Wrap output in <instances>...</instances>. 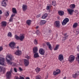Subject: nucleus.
<instances>
[{"label":"nucleus","mask_w":79,"mask_h":79,"mask_svg":"<svg viewBox=\"0 0 79 79\" xmlns=\"http://www.w3.org/2000/svg\"><path fill=\"white\" fill-rule=\"evenodd\" d=\"M79 76V73H77L73 75V78H76Z\"/></svg>","instance_id":"nucleus-21"},{"label":"nucleus","mask_w":79,"mask_h":79,"mask_svg":"<svg viewBox=\"0 0 79 79\" xmlns=\"http://www.w3.org/2000/svg\"><path fill=\"white\" fill-rule=\"evenodd\" d=\"M52 5H53L54 6H55L56 5V2L55 1L53 2H52Z\"/></svg>","instance_id":"nucleus-37"},{"label":"nucleus","mask_w":79,"mask_h":79,"mask_svg":"<svg viewBox=\"0 0 79 79\" xmlns=\"http://www.w3.org/2000/svg\"><path fill=\"white\" fill-rule=\"evenodd\" d=\"M79 30L77 29L76 31V35H78V34H79Z\"/></svg>","instance_id":"nucleus-38"},{"label":"nucleus","mask_w":79,"mask_h":79,"mask_svg":"<svg viewBox=\"0 0 79 79\" xmlns=\"http://www.w3.org/2000/svg\"><path fill=\"white\" fill-rule=\"evenodd\" d=\"M21 52L19 50L17 51L16 52H15V55H18V56H19L21 55Z\"/></svg>","instance_id":"nucleus-23"},{"label":"nucleus","mask_w":79,"mask_h":79,"mask_svg":"<svg viewBox=\"0 0 79 79\" xmlns=\"http://www.w3.org/2000/svg\"><path fill=\"white\" fill-rule=\"evenodd\" d=\"M17 48H19V47H17Z\"/></svg>","instance_id":"nucleus-57"},{"label":"nucleus","mask_w":79,"mask_h":79,"mask_svg":"<svg viewBox=\"0 0 79 79\" xmlns=\"http://www.w3.org/2000/svg\"><path fill=\"white\" fill-rule=\"evenodd\" d=\"M24 64L25 66H28L29 62V60H27L26 59L24 60Z\"/></svg>","instance_id":"nucleus-13"},{"label":"nucleus","mask_w":79,"mask_h":79,"mask_svg":"<svg viewBox=\"0 0 79 79\" xmlns=\"http://www.w3.org/2000/svg\"><path fill=\"white\" fill-rule=\"evenodd\" d=\"M50 4H48L46 8L47 10H49V9H50Z\"/></svg>","instance_id":"nucleus-35"},{"label":"nucleus","mask_w":79,"mask_h":79,"mask_svg":"<svg viewBox=\"0 0 79 79\" xmlns=\"http://www.w3.org/2000/svg\"><path fill=\"white\" fill-rule=\"evenodd\" d=\"M77 50H78V52H79V45L77 47Z\"/></svg>","instance_id":"nucleus-48"},{"label":"nucleus","mask_w":79,"mask_h":79,"mask_svg":"<svg viewBox=\"0 0 79 79\" xmlns=\"http://www.w3.org/2000/svg\"><path fill=\"white\" fill-rule=\"evenodd\" d=\"M9 46L12 49H14L15 47V44L14 42H11L9 44Z\"/></svg>","instance_id":"nucleus-8"},{"label":"nucleus","mask_w":79,"mask_h":79,"mask_svg":"<svg viewBox=\"0 0 79 79\" xmlns=\"http://www.w3.org/2000/svg\"><path fill=\"white\" fill-rule=\"evenodd\" d=\"M46 44L48 47L49 48L50 50H52V45L50 44V42H47L46 43Z\"/></svg>","instance_id":"nucleus-19"},{"label":"nucleus","mask_w":79,"mask_h":79,"mask_svg":"<svg viewBox=\"0 0 79 79\" xmlns=\"http://www.w3.org/2000/svg\"><path fill=\"white\" fill-rule=\"evenodd\" d=\"M47 14H45L44 15H42V19H45V18H46L47 17Z\"/></svg>","instance_id":"nucleus-27"},{"label":"nucleus","mask_w":79,"mask_h":79,"mask_svg":"<svg viewBox=\"0 0 79 79\" xmlns=\"http://www.w3.org/2000/svg\"><path fill=\"white\" fill-rule=\"evenodd\" d=\"M26 79H30V78L27 77L26 78Z\"/></svg>","instance_id":"nucleus-52"},{"label":"nucleus","mask_w":79,"mask_h":79,"mask_svg":"<svg viewBox=\"0 0 79 79\" xmlns=\"http://www.w3.org/2000/svg\"><path fill=\"white\" fill-rule=\"evenodd\" d=\"M2 10H0V15H2Z\"/></svg>","instance_id":"nucleus-51"},{"label":"nucleus","mask_w":79,"mask_h":79,"mask_svg":"<svg viewBox=\"0 0 79 79\" xmlns=\"http://www.w3.org/2000/svg\"><path fill=\"white\" fill-rule=\"evenodd\" d=\"M25 57L26 58H27V59H30V56H27Z\"/></svg>","instance_id":"nucleus-42"},{"label":"nucleus","mask_w":79,"mask_h":79,"mask_svg":"<svg viewBox=\"0 0 79 79\" xmlns=\"http://www.w3.org/2000/svg\"><path fill=\"white\" fill-rule=\"evenodd\" d=\"M8 37H12V34L11 32H9L8 33Z\"/></svg>","instance_id":"nucleus-36"},{"label":"nucleus","mask_w":79,"mask_h":79,"mask_svg":"<svg viewBox=\"0 0 79 79\" xmlns=\"http://www.w3.org/2000/svg\"><path fill=\"white\" fill-rule=\"evenodd\" d=\"M39 55L37 52L35 53L34 54V58H39Z\"/></svg>","instance_id":"nucleus-22"},{"label":"nucleus","mask_w":79,"mask_h":79,"mask_svg":"<svg viewBox=\"0 0 79 79\" xmlns=\"http://www.w3.org/2000/svg\"><path fill=\"white\" fill-rule=\"evenodd\" d=\"M71 9L69 8L67 9V11L68 14L70 15H72L73 14V12H74V9L76 7V5L74 4H71L69 6Z\"/></svg>","instance_id":"nucleus-1"},{"label":"nucleus","mask_w":79,"mask_h":79,"mask_svg":"<svg viewBox=\"0 0 79 79\" xmlns=\"http://www.w3.org/2000/svg\"><path fill=\"white\" fill-rule=\"evenodd\" d=\"M32 23V21L30 20H28L27 21V23L28 25V26H30V24H31Z\"/></svg>","instance_id":"nucleus-24"},{"label":"nucleus","mask_w":79,"mask_h":79,"mask_svg":"<svg viewBox=\"0 0 79 79\" xmlns=\"http://www.w3.org/2000/svg\"><path fill=\"white\" fill-rule=\"evenodd\" d=\"M39 53L42 55H44L45 54V50L42 48H40L39 50Z\"/></svg>","instance_id":"nucleus-11"},{"label":"nucleus","mask_w":79,"mask_h":79,"mask_svg":"<svg viewBox=\"0 0 79 79\" xmlns=\"http://www.w3.org/2000/svg\"><path fill=\"white\" fill-rule=\"evenodd\" d=\"M19 69L20 71H22L23 70V69H22V68H21V67L19 68Z\"/></svg>","instance_id":"nucleus-46"},{"label":"nucleus","mask_w":79,"mask_h":79,"mask_svg":"<svg viewBox=\"0 0 79 79\" xmlns=\"http://www.w3.org/2000/svg\"><path fill=\"white\" fill-rule=\"evenodd\" d=\"M15 15H12L10 17L12 18H13V16H15Z\"/></svg>","instance_id":"nucleus-50"},{"label":"nucleus","mask_w":79,"mask_h":79,"mask_svg":"<svg viewBox=\"0 0 79 79\" xmlns=\"http://www.w3.org/2000/svg\"><path fill=\"white\" fill-rule=\"evenodd\" d=\"M54 26L57 27H60V22L59 21H56L54 23Z\"/></svg>","instance_id":"nucleus-9"},{"label":"nucleus","mask_w":79,"mask_h":79,"mask_svg":"<svg viewBox=\"0 0 79 79\" xmlns=\"http://www.w3.org/2000/svg\"><path fill=\"white\" fill-rule=\"evenodd\" d=\"M36 33H37V34L38 35H39L40 34V32H39V31L38 30H37V31H36Z\"/></svg>","instance_id":"nucleus-41"},{"label":"nucleus","mask_w":79,"mask_h":79,"mask_svg":"<svg viewBox=\"0 0 79 79\" xmlns=\"http://www.w3.org/2000/svg\"><path fill=\"white\" fill-rule=\"evenodd\" d=\"M6 76L7 79H10L11 77V71L7 72L6 74Z\"/></svg>","instance_id":"nucleus-6"},{"label":"nucleus","mask_w":79,"mask_h":79,"mask_svg":"<svg viewBox=\"0 0 79 79\" xmlns=\"http://www.w3.org/2000/svg\"><path fill=\"white\" fill-rule=\"evenodd\" d=\"M41 15V14H39L38 15L36 16L37 18H39V17H40V16Z\"/></svg>","instance_id":"nucleus-44"},{"label":"nucleus","mask_w":79,"mask_h":79,"mask_svg":"<svg viewBox=\"0 0 79 79\" xmlns=\"http://www.w3.org/2000/svg\"><path fill=\"white\" fill-rule=\"evenodd\" d=\"M35 70L36 71V73H39V72L40 71V69L38 67H37L35 69Z\"/></svg>","instance_id":"nucleus-25"},{"label":"nucleus","mask_w":79,"mask_h":79,"mask_svg":"<svg viewBox=\"0 0 79 79\" xmlns=\"http://www.w3.org/2000/svg\"><path fill=\"white\" fill-rule=\"evenodd\" d=\"M22 8L23 10L24 11H26V10H27V6L26 5H23L22 6Z\"/></svg>","instance_id":"nucleus-20"},{"label":"nucleus","mask_w":79,"mask_h":79,"mask_svg":"<svg viewBox=\"0 0 79 79\" xmlns=\"http://www.w3.org/2000/svg\"><path fill=\"white\" fill-rule=\"evenodd\" d=\"M5 16H9V13L8 12H7L5 14Z\"/></svg>","instance_id":"nucleus-39"},{"label":"nucleus","mask_w":79,"mask_h":79,"mask_svg":"<svg viewBox=\"0 0 79 79\" xmlns=\"http://www.w3.org/2000/svg\"><path fill=\"white\" fill-rule=\"evenodd\" d=\"M13 18L12 17H10V19L9 21L10 22H13Z\"/></svg>","instance_id":"nucleus-40"},{"label":"nucleus","mask_w":79,"mask_h":79,"mask_svg":"<svg viewBox=\"0 0 79 79\" xmlns=\"http://www.w3.org/2000/svg\"><path fill=\"white\" fill-rule=\"evenodd\" d=\"M78 25V24L77 23H75L73 25V28H76L77 27V25Z\"/></svg>","instance_id":"nucleus-26"},{"label":"nucleus","mask_w":79,"mask_h":79,"mask_svg":"<svg viewBox=\"0 0 79 79\" xmlns=\"http://www.w3.org/2000/svg\"><path fill=\"white\" fill-rule=\"evenodd\" d=\"M59 47H60V45L57 44V45L55 48H54V50L56 51L59 48Z\"/></svg>","instance_id":"nucleus-30"},{"label":"nucleus","mask_w":79,"mask_h":79,"mask_svg":"<svg viewBox=\"0 0 79 79\" xmlns=\"http://www.w3.org/2000/svg\"><path fill=\"white\" fill-rule=\"evenodd\" d=\"M51 32H52V31H51V30H49V32L50 33Z\"/></svg>","instance_id":"nucleus-54"},{"label":"nucleus","mask_w":79,"mask_h":79,"mask_svg":"<svg viewBox=\"0 0 79 79\" xmlns=\"http://www.w3.org/2000/svg\"><path fill=\"white\" fill-rule=\"evenodd\" d=\"M3 50V48L0 47V52Z\"/></svg>","instance_id":"nucleus-47"},{"label":"nucleus","mask_w":79,"mask_h":79,"mask_svg":"<svg viewBox=\"0 0 79 79\" xmlns=\"http://www.w3.org/2000/svg\"><path fill=\"white\" fill-rule=\"evenodd\" d=\"M34 42L35 45H37L38 44V41L36 39L34 40Z\"/></svg>","instance_id":"nucleus-31"},{"label":"nucleus","mask_w":79,"mask_h":79,"mask_svg":"<svg viewBox=\"0 0 79 79\" xmlns=\"http://www.w3.org/2000/svg\"><path fill=\"white\" fill-rule=\"evenodd\" d=\"M64 79H66V77H64Z\"/></svg>","instance_id":"nucleus-55"},{"label":"nucleus","mask_w":79,"mask_h":79,"mask_svg":"<svg viewBox=\"0 0 79 79\" xmlns=\"http://www.w3.org/2000/svg\"><path fill=\"white\" fill-rule=\"evenodd\" d=\"M46 23V22L45 20H42L40 22V25H44Z\"/></svg>","instance_id":"nucleus-28"},{"label":"nucleus","mask_w":79,"mask_h":79,"mask_svg":"<svg viewBox=\"0 0 79 79\" xmlns=\"http://www.w3.org/2000/svg\"><path fill=\"white\" fill-rule=\"evenodd\" d=\"M58 13L60 15V16H63L64 15V11L62 10H59L58 11Z\"/></svg>","instance_id":"nucleus-14"},{"label":"nucleus","mask_w":79,"mask_h":79,"mask_svg":"<svg viewBox=\"0 0 79 79\" xmlns=\"http://www.w3.org/2000/svg\"><path fill=\"white\" fill-rule=\"evenodd\" d=\"M12 12L13 13H17V11H16V8H13L12 9Z\"/></svg>","instance_id":"nucleus-29"},{"label":"nucleus","mask_w":79,"mask_h":79,"mask_svg":"<svg viewBox=\"0 0 79 79\" xmlns=\"http://www.w3.org/2000/svg\"><path fill=\"white\" fill-rule=\"evenodd\" d=\"M76 60H79V54L77 55V56L76 58Z\"/></svg>","instance_id":"nucleus-43"},{"label":"nucleus","mask_w":79,"mask_h":79,"mask_svg":"<svg viewBox=\"0 0 79 79\" xmlns=\"http://www.w3.org/2000/svg\"><path fill=\"white\" fill-rule=\"evenodd\" d=\"M14 70L15 73H17V69H16V68H15L14 69Z\"/></svg>","instance_id":"nucleus-45"},{"label":"nucleus","mask_w":79,"mask_h":79,"mask_svg":"<svg viewBox=\"0 0 79 79\" xmlns=\"http://www.w3.org/2000/svg\"><path fill=\"white\" fill-rule=\"evenodd\" d=\"M33 51L34 53H37V51H38V48H37V47H35L33 49Z\"/></svg>","instance_id":"nucleus-17"},{"label":"nucleus","mask_w":79,"mask_h":79,"mask_svg":"<svg viewBox=\"0 0 79 79\" xmlns=\"http://www.w3.org/2000/svg\"><path fill=\"white\" fill-rule=\"evenodd\" d=\"M61 73V71L60 69H57L56 71H53V75L54 76H57L59 74Z\"/></svg>","instance_id":"nucleus-4"},{"label":"nucleus","mask_w":79,"mask_h":79,"mask_svg":"<svg viewBox=\"0 0 79 79\" xmlns=\"http://www.w3.org/2000/svg\"><path fill=\"white\" fill-rule=\"evenodd\" d=\"M38 27H39V26H37V27H36V29H37Z\"/></svg>","instance_id":"nucleus-56"},{"label":"nucleus","mask_w":79,"mask_h":79,"mask_svg":"<svg viewBox=\"0 0 79 79\" xmlns=\"http://www.w3.org/2000/svg\"><path fill=\"white\" fill-rule=\"evenodd\" d=\"M75 59V56L73 55H71L70 56H69L68 59V61L69 62H73V61Z\"/></svg>","instance_id":"nucleus-5"},{"label":"nucleus","mask_w":79,"mask_h":79,"mask_svg":"<svg viewBox=\"0 0 79 79\" xmlns=\"http://www.w3.org/2000/svg\"><path fill=\"white\" fill-rule=\"evenodd\" d=\"M5 58H0V64L3 66H6V63H5Z\"/></svg>","instance_id":"nucleus-3"},{"label":"nucleus","mask_w":79,"mask_h":79,"mask_svg":"<svg viewBox=\"0 0 79 79\" xmlns=\"http://www.w3.org/2000/svg\"><path fill=\"white\" fill-rule=\"evenodd\" d=\"M58 58L59 60L60 61H61L64 60V56L62 54H60Z\"/></svg>","instance_id":"nucleus-10"},{"label":"nucleus","mask_w":79,"mask_h":79,"mask_svg":"<svg viewBox=\"0 0 79 79\" xmlns=\"http://www.w3.org/2000/svg\"><path fill=\"white\" fill-rule=\"evenodd\" d=\"M6 24H7L6 22L5 21H2L1 23V26L2 27H5V26H6Z\"/></svg>","instance_id":"nucleus-18"},{"label":"nucleus","mask_w":79,"mask_h":79,"mask_svg":"<svg viewBox=\"0 0 79 79\" xmlns=\"http://www.w3.org/2000/svg\"><path fill=\"white\" fill-rule=\"evenodd\" d=\"M25 36L23 34H22L20 35L19 37V40H20L21 41H23V40L24 39Z\"/></svg>","instance_id":"nucleus-16"},{"label":"nucleus","mask_w":79,"mask_h":79,"mask_svg":"<svg viewBox=\"0 0 79 79\" xmlns=\"http://www.w3.org/2000/svg\"><path fill=\"white\" fill-rule=\"evenodd\" d=\"M68 37V35H67V34L66 33L64 34V35L63 36L62 40H66Z\"/></svg>","instance_id":"nucleus-15"},{"label":"nucleus","mask_w":79,"mask_h":79,"mask_svg":"<svg viewBox=\"0 0 79 79\" xmlns=\"http://www.w3.org/2000/svg\"><path fill=\"white\" fill-rule=\"evenodd\" d=\"M15 39L16 40H19V37L17 35H15Z\"/></svg>","instance_id":"nucleus-34"},{"label":"nucleus","mask_w":79,"mask_h":79,"mask_svg":"<svg viewBox=\"0 0 79 79\" xmlns=\"http://www.w3.org/2000/svg\"><path fill=\"white\" fill-rule=\"evenodd\" d=\"M6 1L7 2L8 0H3V1L2 2V4H1L2 6L4 7H6Z\"/></svg>","instance_id":"nucleus-12"},{"label":"nucleus","mask_w":79,"mask_h":79,"mask_svg":"<svg viewBox=\"0 0 79 79\" xmlns=\"http://www.w3.org/2000/svg\"><path fill=\"white\" fill-rule=\"evenodd\" d=\"M48 79V75H47L45 77V79Z\"/></svg>","instance_id":"nucleus-53"},{"label":"nucleus","mask_w":79,"mask_h":79,"mask_svg":"<svg viewBox=\"0 0 79 79\" xmlns=\"http://www.w3.org/2000/svg\"><path fill=\"white\" fill-rule=\"evenodd\" d=\"M2 71V68L0 66V72Z\"/></svg>","instance_id":"nucleus-49"},{"label":"nucleus","mask_w":79,"mask_h":79,"mask_svg":"<svg viewBox=\"0 0 79 79\" xmlns=\"http://www.w3.org/2000/svg\"><path fill=\"white\" fill-rule=\"evenodd\" d=\"M69 20L68 18H65L64 19L62 23V25L63 26H64V25H66V24H67L68 22H69Z\"/></svg>","instance_id":"nucleus-7"},{"label":"nucleus","mask_w":79,"mask_h":79,"mask_svg":"<svg viewBox=\"0 0 79 79\" xmlns=\"http://www.w3.org/2000/svg\"><path fill=\"white\" fill-rule=\"evenodd\" d=\"M15 79H24V77H23L21 76L19 78V77H16Z\"/></svg>","instance_id":"nucleus-32"},{"label":"nucleus","mask_w":79,"mask_h":79,"mask_svg":"<svg viewBox=\"0 0 79 79\" xmlns=\"http://www.w3.org/2000/svg\"><path fill=\"white\" fill-rule=\"evenodd\" d=\"M13 58V56L11 55H7L6 57V60L8 64H12V62L10 61L12 60V58ZM8 58L10 59V60H8Z\"/></svg>","instance_id":"nucleus-2"},{"label":"nucleus","mask_w":79,"mask_h":79,"mask_svg":"<svg viewBox=\"0 0 79 79\" xmlns=\"http://www.w3.org/2000/svg\"><path fill=\"white\" fill-rule=\"evenodd\" d=\"M35 77V79H42L40 75L36 76Z\"/></svg>","instance_id":"nucleus-33"}]
</instances>
